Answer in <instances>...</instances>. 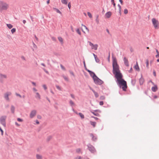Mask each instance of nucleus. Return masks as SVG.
I'll return each instance as SVG.
<instances>
[{
    "label": "nucleus",
    "instance_id": "obj_1",
    "mask_svg": "<svg viewBox=\"0 0 159 159\" xmlns=\"http://www.w3.org/2000/svg\"><path fill=\"white\" fill-rule=\"evenodd\" d=\"M112 72L117 79L116 82L120 88L124 91H126L127 88V82L123 78V76L119 70V66L117 64L116 58L113 55L112 56Z\"/></svg>",
    "mask_w": 159,
    "mask_h": 159
},
{
    "label": "nucleus",
    "instance_id": "obj_2",
    "mask_svg": "<svg viewBox=\"0 0 159 159\" xmlns=\"http://www.w3.org/2000/svg\"><path fill=\"white\" fill-rule=\"evenodd\" d=\"M8 7V5L6 3L0 1V10H6Z\"/></svg>",
    "mask_w": 159,
    "mask_h": 159
},
{
    "label": "nucleus",
    "instance_id": "obj_3",
    "mask_svg": "<svg viewBox=\"0 0 159 159\" xmlns=\"http://www.w3.org/2000/svg\"><path fill=\"white\" fill-rule=\"evenodd\" d=\"M152 22L153 26L156 29H158L159 28V22L155 18H153L152 20Z\"/></svg>",
    "mask_w": 159,
    "mask_h": 159
},
{
    "label": "nucleus",
    "instance_id": "obj_4",
    "mask_svg": "<svg viewBox=\"0 0 159 159\" xmlns=\"http://www.w3.org/2000/svg\"><path fill=\"white\" fill-rule=\"evenodd\" d=\"M93 80L94 83L96 84L100 85L103 84L104 83L103 81L100 79L97 76L95 77Z\"/></svg>",
    "mask_w": 159,
    "mask_h": 159
},
{
    "label": "nucleus",
    "instance_id": "obj_5",
    "mask_svg": "<svg viewBox=\"0 0 159 159\" xmlns=\"http://www.w3.org/2000/svg\"><path fill=\"white\" fill-rule=\"evenodd\" d=\"M7 116H2L0 118V122L4 127L6 126V120Z\"/></svg>",
    "mask_w": 159,
    "mask_h": 159
},
{
    "label": "nucleus",
    "instance_id": "obj_6",
    "mask_svg": "<svg viewBox=\"0 0 159 159\" xmlns=\"http://www.w3.org/2000/svg\"><path fill=\"white\" fill-rule=\"evenodd\" d=\"M87 147H88V150L92 153H93L95 152L96 150L94 147L90 144H88Z\"/></svg>",
    "mask_w": 159,
    "mask_h": 159
},
{
    "label": "nucleus",
    "instance_id": "obj_7",
    "mask_svg": "<svg viewBox=\"0 0 159 159\" xmlns=\"http://www.w3.org/2000/svg\"><path fill=\"white\" fill-rule=\"evenodd\" d=\"M89 45L91 47V49H94V50H97L98 48V45L97 44H93L91 42H89Z\"/></svg>",
    "mask_w": 159,
    "mask_h": 159
},
{
    "label": "nucleus",
    "instance_id": "obj_8",
    "mask_svg": "<svg viewBox=\"0 0 159 159\" xmlns=\"http://www.w3.org/2000/svg\"><path fill=\"white\" fill-rule=\"evenodd\" d=\"M7 76L5 75H3L1 73H0V82L1 83H3V79H6Z\"/></svg>",
    "mask_w": 159,
    "mask_h": 159
},
{
    "label": "nucleus",
    "instance_id": "obj_9",
    "mask_svg": "<svg viewBox=\"0 0 159 159\" xmlns=\"http://www.w3.org/2000/svg\"><path fill=\"white\" fill-rule=\"evenodd\" d=\"M88 72L89 73L90 76L93 78V79H94L95 77H97V76L93 72L90 70H88Z\"/></svg>",
    "mask_w": 159,
    "mask_h": 159
},
{
    "label": "nucleus",
    "instance_id": "obj_10",
    "mask_svg": "<svg viewBox=\"0 0 159 159\" xmlns=\"http://www.w3.org/2000/svg\"><path fill=\"white\" fill-rule=\"evenodd\" d=\"M11 94V93L10 92H7L4 95V98L7 101H9V96Z\"/></svg>",
    "mask_w": 159,
    "mask_h": 159
},
{
    "label": "nucleus",
    "instance_id": "obj_11",
    "mask_svg": "<svg viewBox=\"0 0 159 159\" xmlns=\"http://www.w3.org/2000/svg\"><path fill=\"white\" fill-rule=\"evenodd\" d=\"M36 111L35 110H33L31 111L30 115V117L32 118L36 114Z\"/></svg>",
    "mask_w": 159,
    "mask_h": 159
},
{
    "label": "nucleus",
    "instance_id": "obj_12",
    "mask_svg": "<svg viewBox=\"0 0 159 159\" xmlns=\"http://www.w3.org/2000/svg\"><path fill=\"white\" fill-rule=\"evenodd\" d=\"M144 81V80L143 77L142 75L141 74V78L139 79V84L140 85H142L143 84Z\"/></svg>",
    "mask_w": 159,
    "mask_h": 159
},
{
    "label": "nucleus",
    "instance_id": "obj_13",
    "mask_svg": "<svg viewBox=\"0 0 159 159\" xmlns=\"http://www.w3.org/2000/svg\"><path fill=\"white\" fill-rule=\"evenodd\" d=\"M123 61L125 66H129V62L128 59L126 57H125L123 59Z\"/></svg>",
    "mask_w": 159,
    "mask_h": 159
},
{
    "label": "nucleus",
    "instance_id": "obj_14",
    "mask_svg": "<svg viewBox=\"0 0 159 159\" xmlns=\"http://www.w3.org/2000/svg\"><path fill=\"white\" fill-rule=\"evenodd\" d=\"M90 136L92 137V140L94 141H96L97 140V138L96 136H94L93 134L92 133L89 134Z\"/></svg>",
    "mask_w": 159,
    "mask_h": 159
},
{
    "label": "nucleus",
    "instance_id": "obj_15",
    "mask_svg": "<svg viewBox=\"0 0 159 159\" xmlns=\"http://www.w3.org/2000/svg\"><path fill=\"white\" fill-rule=\"evenodd\" d=\"M152 90L153 92H156L158 90V87L157 85H155L153 87H152L151 89Z\"/></svg>",
    "mask_w": 159,
    "mask_h": 159
},
{
    "label": "nucleus",
    "instance_id": "obj_16",
    "mask_svg": "<svg viewBox=\"0 0 159 159\" xmlns=\"http://www.w3.org/2000/svg\"><path fill=\"white\" fill-rule=\"evenodd\" d=\"M111 15V12L109 11L107 12L105 14V16L107 18H109Z\"/></svg>",
    "mask_w": 159,
    "mask_h": 159
},
{
    "label": "nucleus",
    "instance_id": "obj_17",
    "mask_svg": "<svg viewBox=\"0 0 159 159\" xmlns=\"http://www.w3.org/2000/svg\"><path fill=\"white\" fill-rule=\"evenodd\" d=\"M90 89L93 91V92L95 98H97L99 96V95L97 92H96L93 89L90 88Z\"/></svg>",
    "mask_w": 159,
    "mask_h": 159
},
{
    "label": "nucleus",
    "instance_id": "obj_18",
    "mask_svg": "<svg viewBox=\"0 0 159 159\" xmlns=\"http://www.w3.org/2000/svg\"><path fill=\"white\" fill-rule=\"evenodd\" d=\"M90 111L91 113H92L93 114L94 116L99 117L100 116V115L99 114H98V113H96V112H95L94 111H93V110H90Z\"/></svg>",
    "mask_w": 159,
    "mask_h": 159
},
{
    "label": "nucleus",
    "instance_id": "obj_19",
    "mask_svg": "<svg viewBox=\"0 0 159 159\" xmlns=\"http://www.w3.org/2000/svg\"><path fill=\"white\" fill-rule=\"evenodd\" d=\"M134 68L136 70L138 71H139L140 68L139 66L138 62H137L136 63V65L134 66Z\"/></svg>",
    "mask_w": 159,
    "mask_h": 159
},
{
    "label": "nucleus",
    "instance_id": "obj_20",
    "mask_svg": "<svg viewBox=\"0 0 159 159\" xmlns=\"http://www.w3.org/2000/svg\"><path fill=\"white\" fill-rule=\"evenodd\" d=\"M131 84L133 86H134L136 82V80L135 79H131Z\"/></svg>",
    "mask_w": 159,
    "mask_h": 159
},
{
    "label": "nucleus",
    "instance_id": "obj_21",
    "mask_svg": "<svg viewBox=\"0 0 159 159\" xmlns=\"http://www.w3.org/2000/svg\"><path fill=\"white\" fill-rule=\"evenodd\" d=\"M15 107L13 105H11V110L12 113H14L15 112Z\"/></svg>",
    "mask_w": 159,
    "mask_h": 159
},
{
    "label": "nucleus",
    "instance_id": "obj_22",
    "mask_svg": "<svg viewBox=\"0 0 159 159\" xmlns=\"http://www.w3.org/2000/svg\"><path fill=\"white\" fill-rule=\"evenodd\" d=\"M53 9L57 13H59L61 15L62 14V13L58 9L56 8H53Z\"/></svg>",
    "mask_w": 159,
    "mask_h": 159
},
{
    "label": "nucleus",
    "instance_id": "obj_23",
    "mask_svg": "<svg viewBox=\"0 0 159 159\" xmlns=\"http://www.w3.org/2000/svg\"><path fill=\"white\" fill-rule=\"evenodd\" d=\"M90 123L93 126V127H95L96 124V123L95 122L90 121Z\"/></svg>",
    "mask_w": 159,
    "mask_h": 159
},
{
    "label": "nucleus",
    "instance_id": "obj_24",
    "mask_svg": "<svg viewBox=\"0 0 159 159\" xmlns=\"http://www.w3.org/2000/svg\"><path fill=\"white\" fill-rule=\"evenodd\" d=\"M36 95L35 96V97L36 98H38L39 99H41V96L39 93H36Z\"/></svg>",
    "mask_w": 159,
    "mask_h": 159
},
{
    "label": "nucleus",
    "instance_id": "obj_25",
    "mask_svg": "<svg viewBox=\"0 0 159 159\" xmlns=\"http://www.w3.org/2000/svg\"><path fill=\"white\" fill-rule=\"evenodd\" d=\"M69 103L71 106L73 107V106H75V104L71 100H70L69 101Z\"/></svg>",
    "mask_w": 159,
    "mask_h": 159
},
{
    "label": "nucleus",
    "instance_id": "obj_26",
    "mask_svg": "<svg viewBox=\"0 0 159 159\" xmlns=\"http://www.w3.org/2000/svg\"><path fill=\"white\" fill-rule=\"evenodd\" d=\"M68 0H61V3L65 5H67V4Z\"/></svg>",
    "mask_w": 159,
    "mask_h": 159
},
{
    "label": "nucleus",
    "instance_id": "obj_27",
    "mask_svg": "<svg viewBox=\"0 0 159 159\" xmlns=\"http://www.w3.org/2000/svg\"><path fill=\"white\" fill-rule=\"evenodd\" d=\"M36 159H42V157L40 155L37 154L36 155Z\"/></svg>",
    "mask_w": 159,
    "mask_h": 159
},
{
    "label": "nucleus",
    "instance_id": "obj_28",
    "mask_svg": "<svg viewBox=\"0 0 159 159\" xmlns=\"http://www.w3.org/2000/svg\"><path fill=\"white\" fill-rule=\"evenodd\" d=\"M7 26L9 29H11L13 27V25L10 24H7Z\"/></svg>",
    "mask_w": 159,
    "mask_h": 159
},
{
    "label": "nucleus",
    "instance_id": "obj_29",
    "mask_svg": "<svg viewBox=\"0 0 159 159\" xmlns=\"http://www.w3.org/2000/svg\"><path fill=\"white\" fill-rule=\"evenodd\" d=\"M78 115L80 116L81 119H83L84 118V115L82 113L80 112L78 113Z\"/></svg>",
    "mask_w": 159,
    "mask_h": 159
},
{
    "label": "nucleus",
    "instance_id": "obj_30",
    "mask_svg": "<svg viewBox=\"0 0 159 159\" xmlns=\"http://www.w3.org/2000/svg\"><path fill=\"white\" fill-rule=\"evenodd\" d=\"M83 63H84V67L85 69L88 72V70H89L87 69L86 66V64H85V61L84 60V61H83Z\"/></svg>",
    "mask_w": 159,
    "mask_h": 159
},
{
    "label": "nucleus",
    "instance_id": "obj_31",
    "mask_svg": "<svg viewBox=\"0 0 159 159\" xmlns=\"http://www.w3.org/2000/svg\"><path fill=\"white\" fill-rule=\"evenodd\" d=\"M96 21L97 24H98L99 21V20L98 19V18L99 17V16L98 15H96Z\"/></svg>",
    "mask_w": 159,
    "mask_h": 159
},
{
    "label": "nucleus",
    "instance_id": "obj_32",
    "mask_svg": "<svg viewBox=\"0 0 159 159\" xmlns=\"http://www.w3.org/2000/svg\"><path fill=\"white\" fill-rule=\"evenodd\" d=\"M146 67L148 69L149 68V61L148 59L146 60Z\"/></svg>",
    "mask_w": 159,
    "mask_h": 159
},
{
    "label": "nucleus",
    "instance_id": "obj_33",
    "mask_svg": "<svg viewBox=\"0 0 159 159\" xmlns=\"http://www.w3.org/2000/svg\"><path fill=\"white\" fill-rule=\"evenodd\" d=\"M52 138V136H48L47 138V141L48 142Z\"/></svg>",
    "mask_w": 159,
    "mask_h": 159
},
{
    "label": "nucleus",
    "instance_id": "obj_34",
    "mask_svg": "<svg viewBox=\"0 0 159 159\" xmlns=\"http://www.w3.org/2000/svg\"><path fill=\"white\" fill-rule=\"evenodd\" d=\"M156 52L157 53V54L156 55V58L159 57V52L157 49H156Z\"/></svg>",
    "mask_w": 159,
    "mask_h": 159
},
{
    "label": "nucleus",
    "instance_id": "obj_35",
    "mask_svg": "<svg viewBox=\"0 0 159 159\" xmlns=\"http://www.w3.org/2000/svg\"><path fill=\"white\" fill-rule=\"evenodd\" d=\"M76 32L78 34H79V35H81V32L80 31V30H79V28L77 29L76 30Z\"/></svg>",
    "mask_w": 159,
    "mask_h": 159
},
{
    "label": "nucleus",
    "instance_id": "obj_36",
    "mask_svg": "<svg viewBox=\"0 0 159 159\" xmlns=\"http://www.w3.org/2000/svg\"><path fill=\"white\" fill-rule=\"evenodd\" d=\"M16 31V29L15 28H13L11 30V32L12 34H14Z\"/></svg>",
    "mask_w": 159,
    "mask_h": 159
},
{
    "label": "nucleus",
    "instance_id": "obj_37",
    "mask_svg": "<svg viewBox=\"0 0 159 159\" xmlns=\"http://www.w3.org/2000/svg\"><path fill=\"white\" fill-rule=\"evenodd\" d=\"M58 39L59 41L60 42H63V39L61 37H58Z\"/></svg>",
    "mask_w": 159,
    "mask_h": 159
},
{
    "label": "nucleus",
    "instance_id": "obj_38",
    "mask_svg": "<svg viewBox=\"0 0 159 159\" xmlns=\"http://www.w3.org/2000/svg\"><path fill=\"white\" fill-rule=\"evenodd\" d=\"M95 61L97 63H99L100 61V60L97 57L95 58Z\"/></svg>",
    "mask_w": 159,
    "mask_h": 159
},
{
    "label": "nucleus",
    "instance_id": "obj_39",
    "mask_svg": "<svg viewBox=\"0 0 159 159\" xmlns=\"http://www.w3.org/2000/svg\"><path fill=\"white\" fill-rule=\"evenodd\" d=\"M105 97L104 96H101L100 97V99L102 100H104L105 99Z\"/></svg>",
    "mask_w": 159,
    "mask_h": 159
},
{
    "label": "nucleus",
    "instance_id": "obj_40",
    "mask_svg": "<svg viewBox=\"0 0 159 159\" xmlns=\"http://www.w3.org/2000/svg\"><path fill=\"white\" fill-rule=\"evenodd\" d=\"M93 111H94L95 112H98L99 113H101V111L99 109H97L95 110H93Z\"/></svg>",
    "mask_w": 159,
    "mask_h": 159
},
{
    "label": "nucleus",
    "instance_id": "obj_41",
    "mask_svg": "<svg viewBox=\"0 0 159 159\" xmlns=\"http://www.w3.org/2000/svg\"><path fill=\"white\" fill-rule=\"evenodd\" d=\"M56 88L59 90H61V87L58 85H56Z\"/></svg>",
    "mask_w": 159,
    "mask_h": 159
},
{
    "label": "nucleus",
    "instance_id": "obj_42",
    "mask_svg": "<svg viewBox=\"0 0 159 159\" xmlns=\"http://www.w3.org/2000/svg\"><path fill=\"white\" fill-rule=\"evenodd\" d=\"M124 13L125 14H126L128 13V10L127 9H125L124 10Z\"/></svg>",
    "mask_w": 159,
    "mask_h": 159
},
{
    "label": "nucleus",
    "instance_id": "obj_43",
    "mask_svg": "<svg viewBox=\"0 0 159 159\" xmlns=\"http://www.w3.org/2000/svg\"><path fill=\"white\" fill-rule=\"evenodd\" d=\"M87 14H88V16L90 18H92V14H91V13L90 12H88Z\"/></svg>",
    "mask_w": 159,
    "mask_h": 159
},
{
    "label": "nucleus",
    "instance_id": "obj_44",
    "mask_svg": "<svg viewBox=\"0 0 159 159\" xmlns=\"http://www.w3.org/2000/svg\"><path fill=\"white\" fill-rule=\"evenodd\" d=\"M17 120L19 122H21L23 121V120L22 119L19 118H17Z\"/></svg>",
    "mask_w": 159,
    "mask_h": 159
},
{
    "label": "nucleus",
    "instance_id": "obj_45",
    "mask_svg": "<svg viewBox=\"0 0 159 159\" xmlns=\"http://www.w3.org/2000/svg\"><path fill=\"white\" fill-rule=\"evenodd\" d=\"M81 152V149L80 148H77L76 149V152L78 153H79Z\"/></svg>",
    "mask_w": 159,
    "mask_h": 159
},
{
    "label": "nucleus",
    "instance_id": "obj_46",
    "mask_svg": "<svg viewBox=\"0 0 159 159\" xmlns=\"http://www.w3.org/2000/svg\"><path fill=\"white\" fill-rule=\"evenodd\" d=\"M68 8L70 9L71 7V4L70 2H69L68 4Z\"/></svg>",
    "mask_w": 159,
    "mask_h": 159
},
{
    "label": "nucleus",
    "instance_id": "obj_47",
    "mask_svg": "<svg viewBox=\"0 0 159 159\" xmlns=\"http://www.w3.org/2000/svg\"><path fill=\"white\" fill-rule=\"evenodd\" d=\"M63 77L64 79V80L66 81H68V78L67 77H66L65 76H63Z\"/></svg>",
    "mask_w": 159,
    "mask_h": 159
},
{
    "label": "nucleus",
    "instance_id": "obj_48",
    "mask_svg": "<svg viewBox=\"0 0 159 159\" xmlns=\"http://www.w3.org/2000/svg\"><path fill=\"white\" fill-rule=\"evenodd\" d=\"M43 70L48 74H49V73L48 72V71L47 70L45 69V68H43Z\"/></svg>",
    "mask_w": 159,
    "mask_h": 159
},
{
    "label": "nucleus",
    "instance_id": "obj_49",
    "mask_svg": "<svg viewBox=\"0 0 159 159\" xmlns=\"http://www.w3.org/2000/svg\"><path fill=\"white\" fill-rule=\"evenodd\" d=\"M0 131L1 132L2 135H3V131L0 126Z\"/></svg>",
    "mask_w": 159,
    "mask_h": 159
},
{
    "label": "nucleus",
    "instance_id": "obj_50",
    "mask_svg": "<svg viewBox=\"0 0 159 159\" xmlns=\"http://www.w3.org/2000/svg\"><path fill=\"white\" fill-rule=\"evenodd\" d=\"M153 75L155 77L156 76V72L155 70H153Z\"/></svg>",
    "mask_w": 159,
    "mask_h": 159
},
{
    "label": "nucleus",
    "instance_id": "obj_51",
    "mask_svg": "<svg viewBox=\"0 0 159 159\" xmlns=\"http://www.w3.org/2000/svg\"><path fill=\"white\" fill-rule=\"evenodd\" d=\"M104 102L103 101H100L99 102V105L101 106L103 105Z\"/></svg>",
    "mask_w": 159,
    "mask_h": 159
},
{
    "label": "nucleus",
    "instance_id": "obj_52",
    "mask_svg": "<svg viewBox=\"0 0 159 159\" xmlns=\"http://www.w3.org/2000/svg\"><path fill=\"white\" fill-rule=\"evenodd\" d=\"M30 18L32 20V22H34V18L31 16L30 15Z\"/></svg>",
    "mask_w": 159,
    "mask_h": 159
},
{
    "label": "nucleus",
    "instance_id": "obj_53",
    "mask_svg": "<svg viewBox=\"0 0 159 159\" xmlns=\"http://www.w3.org/2000/svg\"><path fill=\"white\" fill-rule=\"evenodd\" d=\"M16 96H19V97L20 98H21L22 97V96H21L19 94H18L17 93H16Z\"/></svg>",
    "mask_w": 159,
    "mask_h": 159
},
{
    "label": "nucleus",
    "instance_id": "obj_54",
    "mask_svg": "<svg viewBox=\"0 0 159 159\" xmlns=\"http://www.w3.org/2000/svg\"><path fill=\"white\" fill-rule=\"evenodd\" d=\"M43 87L44 88V89L45 90H46L47 89V88L46 85L45 84L43 85Z\"/></svg>",
    "mask_w": 159,
    "mask_h": 159
},
{
    "label": "nucleus",
    "instance_id": "obj_55",
    "mask_svg": "<svg viewBox=\"0 0 159 159\" xmlns=\"http://www.w3.org/2000/svg\"><path fill=\"white\" fill-rule=\"evenodd\" d=\"M83 26L85 28V29L87 30V31L88 32H89V29L85 25H83Z\"/></svg>",
    "mask_w": 159,
    "mask_h": 159
},
{
    "label": "nucleus",
    "instance_id": "obj_56",
    "mask_svg": "<svg viewBox=\"0 0 159 159\" xmlns=\"http://www.w3.org/2000/svg\"><path fill=\"white\" fill-rule=\"evenodd\" d=\"M132 70V67H131L130 69L128 71L129 72V73H131Z\"/></svg>",
    "mask_w": 159,
    "mask_h": 159
},
{
    "label": "nucleus",
    "instance_id": "obj_57",
    "mask_svg": "<svg viewBox=\"0 0 159 159\" xmlns=\"http://www.w3.org/2000/svg\"><path fill=\"white\" fill-rule=\"evenodd\" d=\"M112 3V4L113 5V7L115 8V9H116V3H115V2H112L111 3Z\"/></svg>",
    "mask_w": 159,
    "mask_h": 159
},
{
    "label": "nucleus",
    "instance_id": "obj_58",
    "mask_svg": "<svg viewBox=\"0 0 159 159\" xmlns=\"http://www.w3.org/2000/svg\"><path fill=\"white\" fill-rule=\"evenodd\" d=\"M70 74H71V75H73L74 76H75L74 73L73 71H70Z\"/></svg>",
    "mask_w": 159,
    "mask_h": 159
},
{
    "label": "nucleus",
    "instance_id": "obj_59",
    "mask_svg": "<svg viewBox=\"0 0 159 159\" xmlns=\"http://www.w3.org/2000/svg\"><path fill=\"white\" fill-rule=\"evenodd\" d=\"M37 117L39 119H41L42 118L41 116L39 115H38L37 116Z\"/></svg>",
    "mask_w": 159,
    "mask_h": 159
},
{
    "label": "nucleus",
    "instance_id": "obj_60",
    "mask_svg": "<svg viewBox=\"0 0 159 159\" xmlns=\"http://www.w3.org/2000/svg\"><path fill=\"white\" fill-rule=\"evenodd\" d=\"M119 1L121 4L123 5V2L122 0H119Z\"/></svg>",
    "mask_w": 159,
    "mask_h": 159
},
{
    "label": "nucleus",
    "instance_id": "obj_61",
    "mask_svg": "<svg viewBox=\"0 0 159 159\" xmlns=\"http://www.w3.org/2000/svg\"><path fill=\"white\" fill-rule=\"evenodd\" d=\"M94 118L96 120H99V121L100 122L101 121V120L100 119H99L97 117H94Z\"/></svg>",
    "mask_w": 159,
    "mask_h": 159
},
{
    "label": "nucleus",
    "instance_id": "obj_62",
    "mask_svg": "<svg viewBox=\"0 0 159 159\" xmlns=\"http://www.w3.org/2000/svg\"><path fill=\"white\" fill-rule=\"evenodd\" d=\"M33 47L34 48H37V46L33 42Z\"/></svg>",
    "mask_w": 159,
    "mask_h": 159
},
{
    "label": "nucleus",
    "instance_id": "obj_63",
    "mask_svg": "<svg viewBox=\"0 0 159 159\" xmlns=\"http://www.w3.org/2000/svg\"><path fill=\"white\" fill-rule=\"evenodd\" d=\"M81 157L80 156H78L76 157L75 159H81Z\"/></svg>",
    "mask_w": 159,
    "mask_h": 159
},
{
    "label": "nucleus",
    "instance_id": "obj_64",
    "mask_svg": "<svg viewBox=\"0 0 159 159\" xmlns=\"http://www.w3.org/2000/svg\"><path fill=\"white\" fill-rule=\"evenodd\" d=\"M70 96L73 98V99L75 98V96H74V95L73 94H70Z\"/></svg>",
    "mask_w": 159,
    "mask_h": 159
}]
</instances>
